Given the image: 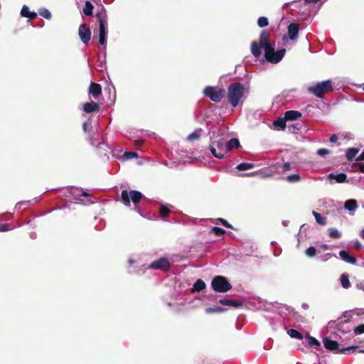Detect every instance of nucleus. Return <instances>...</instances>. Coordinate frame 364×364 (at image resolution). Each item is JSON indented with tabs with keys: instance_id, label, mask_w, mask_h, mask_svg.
I'll return each mask as SVG.
<instances>
[{
	"instance_id": "f257e3e1",
	"label": "nucleus",
	"mask_w": 364,
	"mask_h": 364,
	"mask_svg": "<svg viewBox=\"0 0 364 364\" xmlns=\"http://www.w3.org/2000/svg\"><path fill=\"white\" fill-rule=\"evenodd\" d=\"M96 17L99 23V43L102 46L107 44L108 33L107 15L105 7L100 5L97 10Z\"/></svg>"
},
{
	"instance_id": "f03ea898",
	"label": "nucleus",
	"mask_w": 364,
	"mask_h": 364,
	"mask_svg": "<svg viewBox=\"0 0 364 364\" xmlns=\"http://www.w3.org/2000/svg\"><path fill=\"white\" fill-rule=\"evenodd\" d=\"M245 92V86L240 82L231 83L228 87V98L230 104L236 107L240 100L244 97Z\"/></svg>"
},
{
	"instance_id": "7ed1b4c3",
	"label": "nucleus",
	"mask_w": 364,
	"mask_h": 364,
	"mask_svg": "<svg viewBox=\"0 0 364 364\" xmlns=\"http://www.w3.org/2000/svg\"><path fill=\"white\" fill-rule=\"evenodd\" d=\"M88 140L92 146L95 147L100 156H106L110 149L109 144L101 138L100 134L97 132H92L88 135Z\"/></svg>"
},
{
	"instance_id": "20e7f679",
	"label": "nucleus",
	"mask_w": 364,
	"mask_h": 364,
	"mask_svg": "<svg viewBox=\"0 0 364 364\" xmlns=\"http://www.w3.org/2000/svg\"><path fill=\"white\" fill-rule=\"evenodd\" d=\"M209 149L211 154L217 159H223L227 152L225 139L222 137H217L211 140Z\"/></svg>"
},
{
	"instance_id": "39448f33",
	"label": "nucleus",
	"mask_w": 364,
	"mask_h": 364,
	"mask_svg": "<svg viewBox=\"0 0 364 364\" xmlns=\"http://www.w3.org/2000/svg\"><path fill=\"white\" fill-rule=\"evenodd\" d=\"M332 90L333 85L331 80L318 82L315 85L311 86L308 88L309 92L314 94L316 97L320 99L323 98V95L325 93L330 92Z\"/></svg>"
},
{
	"instance_id": "423d86ee",
	"label": "nucleus",
	"mask_w": 364,
	"mask_h": 364,
	"mask_svg": "<svg viewBox=\"0 0 364 364\" xmlns=\"http://www.w3.org/2000/svg\"><path fill=\"white\" fill-rule=\"evenodd\" d=\"M144 197V195L138 191H127L123 190L121 193V200L126 206L130 205L132 201L134 205H136Z\"/></svg>"
},
{
	"instance_id": "0eeeda50",
	"label": "nucleus",
	"mask_w": 364,
	"mask_h": 364,
	"mask_svg": "<svg viewBox=\"0 0 364 364\" xmlns=\"http://www.w3.org/2000/svg\"><path fill=\"white\" fill-rule=\"evenodd\" d=\"M213 289L217 292H227L232 289L231 284L223 276L215 277L211 282Z\"/></svg>"
},
{
	"instance_id": "6e6552de",
	"label": "nucleus",
	"mask_w": 364,
	"mask_h": 364,
	"mask_svg": "<svg viewBox=\"0 0 364 364\" xmlns=\"http://www.w3.org/2000/svg\"><path fill=\"white\" fill-rule=\"evenodd\" d=\"M323 343L324 347L327 350L333 351L336 353H346L347 352H350V351L354 350L355 348H356V347H354V346H349L347 348H343L340 349L338 348V346H339L338 343L336 341H333L332 339H331L328 337H326V338H323Z\"/></svg>"
},
{
	"instance_id": "1a4fd4ad",
	"label": "nucleus",
	"mask_w": 364,
	"mask_h": 364,
	"mask_svg": "<svg viewBox=\"0 0 364 364\" xmlns=\"http://www.w3.org/2000/svg\"><path fill=\"white\" fill-rule=\"evenodd\" d=\"M224 92V90L212 86H207L203 90V94L214 102H220L223 98Z\"/></svg>"
},
{
	"instance_id": "9d476101",
	"label": "nucleus",
	"mask_w": 364,
	"mask_h": 364,
	"mask_svg": "<svg viewBox=\"0 0 364 364\" xmlns=\"http://www.w3.org/2000/svg\"><path fill=\"white\" fill-rule=\"evenodd\" d=\"M148 268L168 271L171 268V263L167 258L161 257L149 264Z\"/></svg>"
},
{
	"instance_id": "9b49d317",
	"label": "nucleus",
	"mask_w": 364,
	"mask_h": 364,
	"mask_svg": "<svg viewBox=\"0 0 364 364\" xmlns=\"http://www.w3.org/2000/svg\"><path fill=\"white\" fill-rule=\"evenodd\" d=\"M78 33L81 41L87 44L91 38V31L90 27L86 24H81L78 29Z\"/></svg>"
},
{
	"instance_id": "f8f14e48",
	"label": "nucleus",
	"mask_w": 364,
	"mask_h": 364,
	"mask_svg": "<svg viewBox=\"0 0 364 364\" xmlns=\"http://www.w3.org/2000/svg\"><path fill=\"white\" fill-rule=\"evenodd\" d=\"M285 53H286L285 48H282L277 51L274 50L272 53V54H271V55H269V57L267 58V60L272 63H278L279 61L282 60V59L284 56Z\"/></svg>"
},
{
	"instance_id": "ddd939ff",
	"label": "nucleus",
	"mask_w": 364,
	"mask_h": 364,
	"mask_svg": "<svg viewBox=\"0 0 364 364\" xmlns=\"http://www.w3.org/2000/svg\"><path fill=\"white\" fill-rule=\"evenodd\" d=\"M288 36L289 38L291 41H294L298 38L299 27L296 23H291L288 26Z\"/></svg>"
},
{
	"instance_id": "4468645a",
	"label": "nucleus",
	"mask_w": 364,
	"mask_h": 364,
	"mask_svg": "<svg viewBox=\"0 0 364 364\" xmlns=\"http://www.w3.org/2000/svg\"><path fill=\"white\" fill-rule=\"evenodd\" d=\"M20 14L22 17L28 18V21L36 18L38 16L36 12L31 11L26 5L22 6Z\"/></svg>"
},
{
	"instance_id": "2eb2a0df",
	"label": "nucleus",
	"mask_w": 364,
	"mask_h": 364,
	"mask_svg": "<svg viewBox=\"0 0 364 364\" xmlns=\"http://www.w3.org/2000/svg\"><path fill=\"white\" fill-rule=\"evenodd\" d=\"M102 93V87L100 84L91 82L89 88V94L97 99Z\"/></svg>"
},
{
	"instance_id": "dca6fc26",
	"label": "nucleus",
	"mask_w": 364,
	"mask_h": 364,
	"mask_svg": "<svg viewBox=\"0 0 364 364\" xmlns=\"http://www.w3.org/2000/svg\"><path fill=\"white\" fill-rule=\"evenodd\" d=\"M339 256L342 260L350 264H355L357 262L355 257L350 255L346 250H341L339 252Z\"/></svg>"
},
{
	"instance_id": "f3484780",
	"label": "nucleus",
	"mask_w": 364,
	"mask_h": 364,
	"mask_svg": "<svg viewBox=\"0 0 364 364\" xmlns=\"http://www.w3.org/2000/svg\"><path fill=\"white\" fill-rule=\"evenodd\" d=\"M218 302L223 305L234 308H238L243 304V302L240 300H233L230 299H221Z\"/></svg>"
},
{
	"instance_id": "a211bd4d",
	"label": "nucleus",
	"mask_w": 364,
	"mask_h": 364,
	"mask_svg": "<svg viewBox=\"0 0 364 364\" xmlns=\"http://www.w3.org/2000/svg\"><path fill=\"white\" fill-rule=\"evenodd\" d=\"M99 105L95 102H85L83 105V111L86 113H92L99 109Z\"/></svg>"
},
{
	"instance_id": "6ab92c4d",
	"label": "nucleus",
	"mask_w": 364,
	"mask_h": 364,
	"mask_svg": "<svg viewBox=\"0 0 364 364\" xmlns=\"http://www.w3.org/2000/svg\"><path fill=\"white\" fill-rule=\"evenodd\" d=\"M301 117V113L296 110L287 111L284 113V118L287 121L296 120Z\"/></svg>"
},
{
	"instance_id": "aec40b11",
	"label": "nucleus",
	"mask_w": 364,
	"mask_h": 364,
	"mask_svg": "<svg viewBox=\"0 0 364 364\" xmlns=\"http://www.w3.org/2000/svg\"><path fill=\"white\" fill-rule=\"evenodd\" d=\"M329 179H335L337 183H343L347 181V175L345 173H331L328 175Z\"/></svg>"
},
{
	"instance_id": "412c9836",
	"label": "nucleus",
	"mask_w": 364,
	"mask_h": 364,
	"mask_svg": "<svg viewBox=\"0 0 364 364\" xmlns=\"http://www.w3.org/2000/svg\"><path fill=\"white\" fill-rule=\"evenodd\" d=\"M344 208L350 212L355 211L358 208V202L355 199L347 200L344 203Z\"/></svg>"
},
{
	"instance_id": "4be33fe9",
	"label": "nucleus",
	"mask_w": 364,
	"mask_h": 364,
	"mask_svg": "<svg viewBox=\"0 0 364 364\" xmlns=\"http://www.w3.org/2000/svg\"><path fill=\"white\" fill-rule=\"evenodd\" d=\"M225 145L227 148V152L231 151L234 148H238L240 146V141L236 138H232L230 141L225 140Z\"/></svg>"
},
{
	"instance_id": "5701e85b",
	"label": "nucleus",
	"mask_w": 364,
	"mask_h": 364,
	"mask_svg": "<svg viewBox=\"0 0 364 364\" xmlns=\"http://www.w3.org/2000/svg\"><path fill=\"white\" fill-rule=\"evenodd\" d=\"M286 122L284 117L283 118H277L273 122V126L277 130H283L286 127Z\"/></svg>"
},
{
	"instance_id": "b1692460",
	"label": "nucleus",
	"mask_w": 364,
	"mask_h": 364,
	"mask_svg": "<svg viewBox=\"0 0 364 364\" xmlns=\"http://www.w3.org/2000/svg\"><path fill=\"white\" fill-rule=\"evenodd\" d=\"M269 33L266 30L262 31L259 37V45L261 48L267 45V43H270L269 41Z\"/></svg>"
},
{
	"instance_id": "393cba45",
	"label": "nucleus",
	"mask_w": 364,
	"mask_h": 364,
	"mask_svg": "<svg viewBox=\"0 0 364 364\" xmlns=\"http://www.w3.org/2000/svg\"><path fill=\"white\" fill-rule=\"evenodd\" d=\"M274 47L275 45L273 43H269L262 47V48L264 50V56L266 59H267V58H269V55H271V54H272V53L275 50Z\"/></svg>"
},
{
	"instance_id": "a878e982",
	"label": "nucleus",
	"mask_w": 364,
	"mask_h": 364,
	"mask_svg": "<svg viewBox=\"0 0 364 364\" xmlns=\"http://www.w3.org/2000/svg\"><path fill=\"white\" fill-rule=\"evenodd\" d=\"M202 132L203 129L201 128L196 129L193 132H192L187 136V140L189 141L198 140L200 137Z\"/></svg>"
},
{
	"instance_id": "bb28decb",
	"label": "nucleus",
	"mask_w": 364,
	"mask_h": 364,
	"mask_svg": "<svg viewBox=\"0 0 364 364\" xmlns=\"http://www.w3.org/2000/svg\"><path fill=\"white\" fill-rule=\"evenodd\" d=\"M206 285L205 283L200 279H198L196 280V282L194 283L192 291H200L203 290L205 288Z\"/></svg>"
},
{
	"instance_id": "cd10ccee",
	"label": "nucleus",
	"mask_w": 364,
	"mask_h": 364,
	"mask_svg": "<svg viewBox=\"0 0 364 364\" xmlns=\"http://www.w3.org/2000/svg\"><path fill=\"white\" fill-rule=\"evenodd\" d=\"M261 48L260 45L257 44V42L252 43L251 52L255 57L258 58L261 55Z\"/></svg>"
},
{
	"instance_id": "c85d7f7f",
	"label": "nucleus",
	"mask_w": 364,
	"mask_h": 364,
	"mask_svg": "<svg viewBox=\"0 0 364 364\" xmlns=\"http://www.w3.org/2000/svg\"><path fill=\"white\" fill-rule=\"evenodd\" d=\"M359 149L358 148H349L347 149L346 156L348 161H352L356 154L358 153Z\"/></svg>"
},
{
	"instance_id": "c756f323",
	"label": "nucleus",
	"mask_w": 364,
	"mask_h": 364,
	"mask_svg": "<svg viewBox=\"0 0 364 364\" xmlns=\"http://www.w3.org/2000/svg\"><path fill=\"white\" fill-rule=\"evenodd\" d=\"M255 167V164L253 163H247V162H243L241 164H239L236 168L240 171H247L251 168H253Z\"/></svg>"
},
{
	"instance_id": "7c9ffc66",
	"label": "nucleus",
	"mask_w": 364,
	"mask_h": 364,
	"mask_svg": "<svg viewBox=\"0 0 364 364\" xmlns=\"http://www.w3.org/2000/svg\"><path fill=\"white\" fill-rule=\"evenodd\" d=\"M312 215L314 216L316 223L321 225H325L326 224V218L321 216V214L316 211L313 210Z\"/></svg>"
},
{
	"instance_id": "2f4dec72",
	"label": "nucleus",
	"mask_w": 364,
	"mask_h": 364,
	"mask_svg": "<svg viewBox=\"0 0 364 364\" xmlns=\"http://www.w3.org/2000/svg\"><path fill=\"white\" fill-rule=\"evenodd\" d=\"M225 311H227V309L219 306H213L205 309V313L208 314L214 313H223Z\"/></svg>"
},
{
	"instance_id": "473e14b6",
	"label": "nucleus",
	"mask_w": 364,
	"mask_h": 364,
	"mask_svg": "<svg viewBox=\"0 0 364 364\" xmlns=\"http://www.w3.org/2000/svg\"><path fill=\"white\" fill-rule=\"evenodd\" d=\"M93 8V5L90 1H87L83 9L84 14L87 16H91L92 15Z\"/></svg>"
},
{
	"instance_id": "72a5a7b5",
	"label": "nucleus",
	"mask_w": 364,
	"mask_h": 364,
	"mask_svg": "<svg viewBox=\"0 0 364 364\" xmlns=\"http://www.w3.org/2000/svg\"><path fill=\"white\" fill-rule=\"evenodd\" d=\"M171 205H162L159 208V213L161 217L166 218L168 215Z\"/></svg>"
},
{
	"instance_id": "f704fd0d",
	"label": "nucleus",
	"mask_w": 364,
	"mask_h": 364,
	"mask_svg": "<svg viewBox=\"0 0 364 364\" xmlns=\"http://www.w3.org/2000/svg\"><path fill=\"white\" fill-rule=\"evenodd\" d=\"M288 335L293 338L301 340L303 338L302 334L295 329H290L287 332Z\"/></svg>"
},
{
	"instance_id": "c9c22d12",
	"label": "nucleus",
	"mask_w": 364,
	"mask_h": 364,
	"mask_svg": "<svg viewBox=\"0 0 364 364\" xmlns=\"http://www.w3.org/2000/svg\"><path fill=\"white\" fill-rule=\"evenodd\" d=\"M341 283L344 289H348L350 287V283L348 275L342 274L341 277Z\"/></svg>"
},
{
	"instance_id": "e433bc0d",
	"label": "nucleus",
	"mask_w": 364,
	"mask_h": 364,
	"mask_svg": "<svg viewBox=\"0 0 364 364\" xmlns=\"http://www.w3.org/2000/svg\"><path fill=\"white\" fill-rule=\"evenodd\" d=\"M38 14L40 16L44 17L46 19H50L52 17L51 13L48 9L46 8H41L38 10Z\"/></svg>"
},
{
	"instance_id": "4c0bfd02",
	"label": "nucleus",
	"mask_w": 364,
	"mask_h": 364,
	"mask_svg": "<svg viewBox=\"0 0 364 364\" xmlns=\"http://www.w3.org/2000/svg\"><path fill=\"white\" fill-rule=\"evenodd\" d=\"M328 233L330 237L333 238H340L341 237V233L339 230H338L336 228H329L328 229Z\"/></svg>"
},
{
	"instance_id": "58836bf2",
	"label": "nucleus",
	"mask_w": 364,
	"mask_h": 364,
	"mask_svg": "<svg viewBox=\"0 0 364 364\" xmlns=\"http://www.w3.org/2000/svg\"><path fill=\"white\" fill-rule=\"evenodd\" d=\"M269 24V20L265 16H261L257 20V25L260 28H264L267 26Z\"/></svg>"
},
{
	"instance_id": "ea45409f",
	"label": "nucleus",
	"mask_w": 364,
	"mask_h": 364,
	"mask_svg": "<svg viewBox=\"0 0 364 364\" xmlns=\"http://www.w3.org/2000/svg\"><path fill=\"white\" fill-rule=\"evenodd\" d=\"M317 253V250L316 249L315 247L314 246H311L309 247H308L306 251H305V254L309 257H314Z\"/></svg>"
},
{
	"instance_id": "a19ab883",
	"label": "nucleus",
	"mask_w": 364,
	"mask_h": 364,
	"mask_svg": "<svg viewBox=\"0 0 364 364\" xmlns=\"http://www.w3.org/2000/svg\"><path fill=\"white\" fill-rule=\"evenodd\" d=\"M287 180L290 183H295L301 180V176L299 174L296 173L291 174L287 177Z\"/></svg>"
},
{
	"instance_id": "79ce46f5",
	"label": "nucleus",
	"mask_w": 364,
	"mask_h": 364,
	"mask_svg": "<svg viewBox=\"0 0 364 364\" xmlns=\"http://www.w3.org/2000/svg\"><path fill=\"white\" fill-rule=\"evenodd\" d=\"M211 232L217 236H221L225 233V230L219 227H213L211 230Z\"/></svg>"
},
{
	"instance_id": "37998d69",
	"label": "nucleus",
	"mask_w": 364,
	"mask_h": 364,
	"mask_svg": "<svg viewBox=\"0 0 364 364\" xmlns=\"http://www.w3.org/2000/svg\"><path fill=\"white\" fill-rule=\"evenodd\" d=\"M309 346H320V342L312 336H309Z\"/></svg>"
},
{
	"instance_id": "c03bdc74",
	"label": "nucleus",
	"mask_w": 364,
	"mask_h": 364,
	"mask_svg": "<svg viewBox=\"0 0 364 364\" xmlns=\"http://www.w3.org/2000/svg\"><path fill=\"white\" fill-rule=\"evenodd\" d=\"M137 157H138L137 154H136L135 152H132V151L125 152L123 155V158L125 160L134 159V158H137Z\"/></svg>"
},
{
	"instance_id": "a18cd8bd",
	"label": "nucleus",
	"mask_w": 364,
	"mask_h": 364,
	"mask_svg": "<svg viewBox=\"0 0 364 364\" xmlns=\"http://www.w3.org/2000/svg\"><path fill=\"white\" fill-rule=\"evenodd\" d=\"M354 333L356 335L362 334L364 333V324H360L354 328Z\"/></svg>"
},
{
	"instance_id": "49530a36",
	"label": "nucleus",
	"mask_w": 364,
	"mask_h": 364,
	"mask_svg": "<svg viewBox=\"0 0 364 364\" xmlns=\"http://www.w3.org/2000/svg\"><path fill=\"white\" fill-rule=\"evenodd\" d=\"M38 201V198H35L32 200H22L21 203H23V205H32L36 203Z\"/></svg>"
},
{
	"instance_id": "de8ad7c7",
	"label": "nucleus",
	"mask_w": 364,
	"mask_h": 364,
	"mask_svg": "<svg viewBox=\"0 0 364 364\" xmlns=\"http://www.w3.org/2000/svg\"><path fill=\"white\" fill-rule=\"evenodd\" d=\"M329 153L330 151L327 149H319L317 150V154L320 156H323Z\"/></svg>"
},
{
	"instance_id": "09e8293b",
	"label": "nucleus",
	"mask_w": 364,
	"mask_h": 364,
	"mask_svg": "<svg viewBox=\"0 0 364 364\" xmlns=\"http://www.w3.org/2000/svg\"><path fill=\"white\" fill-rule=\"evenodd\" d=\"M218 220L225 227L232 228V225L225 219L219 218Z\"/></svg>"
},
{
	"instance_id": "8fccbe9b",
	"label": "nucleus",
	"mask_w": 364,
	"mask_h": 364,
	"mask_svg": "<svg viewBox=\"0 0 364 364\" xmlns=\"http://www.w3.org/2000/svg\"><path fill=\"white\" fill-rule=\"evenodd\" d=\"M10 229L9 228V225L7 224H0V232H7Z\"/></svg>"
},
{
	"instance_id": "3c124183",
	"label": "nucleus",
	"mask_w": 364,
	"mask_h": 364,
	"mask_svg": "<svg viewBox=\"0 0 364 364\" xmlns=\"http://www.w3.org/2000/svg\"><path fill=\"white\" fill-rule=\"evenodd\" d=\"M338 140V136L336 134H332L330 136L329 141L331 143H336Z\"/></svg>"
},
{
	"instance_id": "603ef678",
	"label": "nucleus",
	"mask_w": 364,
	"mask_h": 364,
	"mask_svg": "<svg viewBox=\"0 0 364 364\" xmlns=\"http://www.w3.org/2000/svg\"><path fill=\"white\" fill-rule=\"evenodd\" d=\"M291 166V164H290L289 162H286V163H284V165H283V169H284V171H289V170H290Z\"/></svg>"
},
{
	"instance_id": "864d4df0",
	"label": "nucleus",
	"mask_w": 364,
	"mask_h": 364,
	"mask_svg": "<svg viewBox=\"0 0 364 364\" xmlns=\"http://www.w3.org/2000/svg\"><path fill=\"white\" fill-rule=\"evenodd\" d=\"M330 255H331V254H330V253H327V254H326V255H323V256H321V257H320V259H321V261L325 262V261L328 260V257H329Z\"/></svg>"
},
{
	"instance_id": "5fc2aeb1",
	"label": "nucleus",
	"mask_w": 364,
	"mask_h": 364,
	"mask_svg": "<svg viewBox=\"0 0 364 364\" xmlns=\"http://www.w3.org/2000/svg\"><path fill=\"white\" fill-rule=\"evenodd\" d=\"M23 206V203H21V201H20L16 204L15 209L20 210Z\"/></svg>"
},
{
	"instance_id": "6e6d98bb",
	"label": "nucleus",
	"mask_w": 364,
	"mask_h": 364,
	"mask_svg": "<svg viewBox=\"0 0 364 364\" xmlns=\"http://www.w3.org/2000/svg\"><path fill=\"white\" fill-rule=\"evenodd\" d=\"M354 246L356 249H360L362 245H361L360 242L358 240H357V241H355Z\"/></svg>"
},
{
	"instance_id": "4d7b16f0",
	"label": "nucleus",
	"mask_w": 364,
	"mask_h": 364,
	"mask_svg": "<svg viewBox=\"0 0 364 364\" xmlns=\"http://www.w3.org/2000/svg\"><path fill=\"white\" fill-rule=\"evenodd\" d=\"M357 287L359 289H361V290L364 291V282H360V283L358 284H357Z\"/></svg>"
},
{
	"instance_id": "13d9d810",
	"label": "nucleus",
	"mask_w": 364,
	"mask_h": 364,
	"mask_svg": "<svg viewBox=\"0 0 364 364\" xmlns=\"http://www.w3.org/2000/svg\"><path fill=\"white\" fill-rule=\"evenodd\" d=\"M359 171L361 173H364V163L359 164Z\"/></svg>"
},
{
	"instance_id": "bf43d9fd",
	"label": "nucleus",
	"mask_w": 364,
	"mask_h": 364,
	"mask_svg": "<svg viewBox=\"0 0 364 364\" xmlns=\"http://www.w3.org/2000/svg\"><path fill=\"white\" fill-rule=\"evenodd\" d=\"M321 247L323 250H329L330 249V246L327 244H323L321 245Z\"/></svg>"
},
{
	"instance_id": "052dcab7",
	"label": "nucleus",
	"mask_w": 364,
	"mask_h": 364,
	"mask_svg": "<svg viewBox=\"0 0 364 364\" xmlns=\"http://www.w3.org/2000/svg\"><path fill=\"white\" fill-rule=\"evenodd\" d=\"M87 123L86 122H83L82 129L85 132H87Z\"/></svg>"
},
{
	"instance_id": "680f3d73",
	"label": "nucleus",
	"mask_w": 364,
	"mask_h": 364,
	"mask_svg": "<svg viewBox=\"0 0 364 364\" xmlns=\"http://www.w3.org/2000/svg\"><path fill=\"white\" fill-rule=\"evenodd\" d=\"M30 237L31 239H35L36 237V233L34 232H32L30 233Z\"/></svg>"
},
{
	"instance_id": "e2e57ef3",
	"label": "nucleus",
	"mask_w": 364,
	"mask_h": 364,
	"mask_svg": "<svg viewBox=\"0 0 364 364\" xmlns=\"http://www.w3.org/2000/svg\"><path fill=\"white\" fill-rule=\"evenodd\" d=\"M301 307L304 309H309V305L306 303H303L302 305H301Z\"/></svg>"
},
{
	"instance_id": "0e129e2a",
	"label": "nucleus",
	"mask_w": 364,
	"mask_h": 364,
	"mask_svg": "<svg viewBox=\"0 0 364 364\" xmlns=\"http://www.w3.org/2000/svg\"><path fill=\"white\" fill-rule=\"evenodd\" d=\"M360 235L364 240V228L361 230Z\"/></svg>"
},
{
	"instance_id": "69168bd1",
	"label": "nucleus",
	"mask_w": 364,
	"mask_h": 364,
	"mask_svg": "<svg viewBox=\"0 0 364 364\" xmlns=\"http://www.w3.org/2000/svg\"><path fill=\"white\" fill-rule=\"evenodd\" d=\"M77 191H81L82 192V196H87V193L84 191H82V190H77L76 189Z\"/></svg>"
},
{
	"instance_id": "338daca9",
	"label": "nucleus",
	"mask_w": 364,
	"mask_h": 364,
	"mask_svg": "<svg viewBox=\"0 0 364 364\" xmlns=\"http://www.w3.org/2000/svg\"><path fill=\"white\" fill-rule=\"evenodd\" d=\"M288 223H289V221H287V220H284V221H282V225H283L284 226H287V225H288Z\"/></svg>"
},
{
	"instance_id": "774afa93",
	"label": "nucleus",
	"mask_w": 364,
	"mask_h": 364,
	"mask_svg": "<svg viewBox=\"0 0 364 364\" xmlns=\"http://www.w3.org/2000/svg\"><path fill=\"white\" fill-rule=\"evenodd\" d=\"M128 262H129V264H134V260L133 259H129Z\"/></svg>"
}]
</instances>
